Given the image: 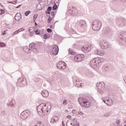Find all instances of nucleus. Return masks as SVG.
<instances>
[{
  "label": "nucleus",
  "instance_id": "obj_34",
  "mask_svg": "<svg viewBox=\"0 0 126 126\" xmlns=\"http://www.w3.org/2000/svg\"><path fill=\"white\" fill-rule=\"evenodd\" d=\"M52 20H53V18L51 17H49L48 19V23H50V22H52Z\"/></svg>",
  "mask_w": 126,
  "mask_h": 126
},
{
  "label": "nucleus",
  "instance_id": "obj_61",
  "mask_svg": "<svg viewBox=\"0 0 126 126\" xmlns=\"http://www.w3.org/2000/svg\"><path fill=\"white\" fill-rule=\"evenodd\" d=\"M50 28H51V29H53V26L50 25Z\"/></svg>",
  "mask_w": 126,
  "mask_h": 126
},
{
  "label": "nucleus",
  "instance_id": "obj_30",
  "mask_svg": "<svg viewBox=\"0 0 126 126\" xmlns=\"http://www.w3.org/2000/svg\"><path fill=\"white\" fill-rule=\"evenodd\" d=\"M36 9H37V10H42V9H43V8L42 7H41V6L40 5H37L36 7Z\"/></svg>",
  "mask_w": 126,
  "mask_h": 126
},
{
  "label": "nucleus",
  "instance_id": "obj_3",
  "mask_svg": "<svg viewBox=\"0 0 126 126\" xmlns=\"http://www.w3.org/2000/svg\"><path fill=\"white\" fill-rule=\"evenodd\" d=\"M102 23L98 20L93 21L92 23V27L94 31H99L101 29Z\"/></svg>",
  "mask_w": 126,
  "mask_h": 126
},
{
  "label": "nucleus",
  "instance_id": "obj_33",
  "mask_svg": "<svg viewBox=\"0 0 126 126\" xmlns=\"http://www.w3.org/2000/svg\"><path fill=\"white\" fill-rule=\"evenodd\" d=\"M50 38V35H48L47 34L44 35V39H49Z\"/></svg>",
  "mask_w": 126,
  "mask_h": 126
},
{
  "label": "nucleus",
  "instance_id": "obj_9",
  "mask_svg": "<svg viewBox=\"0 0 126 126\" xmlns=\"http://www.w3.org/2000/svg\"><path fill=\"white\" fill-rule=\"evenodd\" d=\"M102 101H103L104 103L108 105V106H112L113 104H114V101L110 97H102Z\"/></svg>",
  "mask_w": 126,
  "mask_h": 126
},
{
  "label": "nucleus",
  "instance_id": "obj_1",
  "mask_svg": "<svg viewBox=\"0 0 126 126\" xmlns=\"http://www.w3.org/2000/svg\"><path fill=\"white\" fill-rule=\"evenodd\" d=\"M48 108L49 107L47 106V104L43 103H41L37 107V111L38 112V115H39L40 117H43V116H45V114L43 115L42 114H46V113H48Z\"/></svg>",
  "mask_w": 126,
  "mask_h": 126
},
{
  "label": "nucleus",
  "instance_id": "obj_21",
  "mask_svg": "<svg viewBox=\"0 0 126 126\" xmlns=\"http://www.w3.org/2000/svg\"><path fill=\"white\" fill-rule=\"evenodd\" d=\"M15 19L17 21H19L21 19V14L20 13H17L15 16Z\"/></svg>",
  "mask_w": 126,
  "mask_h": 126
},
{
  "label": "nucleus",
  "instance_id": "obj_10",
  "mask_svg": "<svg viewBox=\"0 0 126 126\" xmlns=\"http://www.w3.org/2000/svg\"><path fill=\"white\" fill-rule=\"evenodd\" d=\"M30 116V111L29 110H25L21 113V118L22 120H25Z\"/></svg>",
  "mask_w": 126,
  "mask_h": 126
},
{
  "label": "nucleus",
  "instance_id": "obj_59",
  "mask_svg": "<svg viewBox=\"0 0 126 126\" xmlns=\"http://www.w3.org/2000/svg\"><path fill=\"white\" fill-rule=\"evenodd\" d=\"M73 121H75V122H77L76 118H73Z\"/></svg>",
  "mask_w": 126,
  "mask_h": 126
},
{
  "label": "nucleus",
  "instance_id": "obj_43",
  "mask_svg": "<svg viewBox=\"0 0 126 126\" xmlns=\"http://www.w3.org/2000/svg\"><path fill=\"white\" fill-rule=\"evenodd\" d=\"M24 28H21V29H19V30H18V32H22V31H24Z\"/></svg>",
  "mask_w": 126,
  "mask_h": 126
},
{
  "label": "nucleus",
  "instance_id": "obj_49",
  "mask_svg": "<svg viewBox=\"0 0 126 126\" xmlns=\"http://www.w3.org/2000/svg\"><path fill=\"white\" fill-rule=\"evenodd\" d=\"M50 11H46L45 12L47 13V14H51V12Z\"/></svg>",
  "mask_w": 126,
  "mask_h": 126
},
{
  "label": "nucleus",
  "instance_id": "obj_17",
  "mask_svg": "<svg viewBox=\"0 0 126 126\" xmlns=\"http://www.w3.org/2000/svg\"><path fill=\"white\" fill-rule=\"evenodd\" d=\"M79 25L81 28H84V27H86V22L85 20H81L79 21Z\"/></svg>",
  "mask_w": 126,
  "mask_h": 126
},
{
  "label": "nucleus",
  "instance_id": "obj_26",
  "mask_svg": "<svg viewBox=\"0 0 126 126\" xmlns=\"http://www.w3.org/2000/svg\"><path fill=\"white\" fill-rule=\"evenodd\" d=\"M53 10H57L58 9V5L55 3L54 5L52 7Z\"/></svg>",
  "mask_w": 126,
  "mask_h": 126
},
{
  "label": "nucleus",
  "instance_id": "obj_60",
  "mask_svg": "<svg viewBox=\"0 0 126 126\" xmlns=\"http://www.w3.org/2000/svg\"><path fill=\"white\" fill-rule=\"evenodd\" d=\"M5 31H4V32L2 33V35H5Z\"/></svg>",
  "mask_w": 126,
  "mask_h": 126
},
{
  "label": "nucleus",
  "instance_id": "obj_58",
  "mask_svg": "<svg viewBox=\"0 0 126 126\" xmlns=\"http://www.w3.org/2000/svg\"><path fill=\"white\" fill-rule=\"evenodd\" d=\"M20 7H21V5H19L16 7V8H19Z\"/></svg>",
  "mask_w": 126,
  "mask_h": 126
},
{
  "label": "nucleus",
  "instance_id": "obj_40",
  "mask_svg": "<svg viewBox=\"0 0 126 126\" xmlns=\"http://www.w3.org/2000/svg\"><path fill=\"white\" fill-rule=\"evenodd\" d=\"M50 123H51V124H53V123H56V120H55L54 118L51 119Z\"/></svg>",
  "mask_w": 126,
  "mask_h": 126
},
{
  "label": "nucleus",
  "instance_id": "obj_11",
  "mask_svg": "<svg viewBox=\"0 0 126 126\" xmlns=\"http://www.w3.org/2000/svg\"><path fill=\"white\" fill-rule=\"evenodd\" d=\"M84 60V55L82 54H79L76 55L74 57V61L77 63H79L80 62H82Z\"/></svg>",
  "mask_w": 126,
  "mask_h": 126
},
{
  "label": "nucleus",
  "instance_id": "obj_8",
  "mask_svg": "<svg viewBox=\"0 0 126 126\" xmlns=\"http://www.w3.org/2000/svg\"><path fill=\"white\" fill-rule=\"evenodd\" d=\"M109 42L107 40H101L99 42V46L102 50H107L109 48Z\"/></svg>",
  "mask_w": 126,
  "mask_h": 126
},
{
  "label": "nucleus",
  "instance_id": "obj_42",
  "mask_svg": "<svg viewBox=\"0 0 126 126\" xmlns=\"http://www.w3.org/2000/svg\"><path fill=\"white\" fill-rule=\"evenodd\" d=\"M47 10V11H51L52 10V6H48Z\"/></svg>",
  "mask_w": 126,
  "mask_h": 126
},
{
  "label": "nucleus",
  "instance_id": "obj_45",
  "mask_svg": "<svg viewBox=\"0 0 126 126\" xmlns=\"http://www.w3.org/2000/svg\"><path fill=\"white\" fill-rule=\"evenodd\" d=\"M63 104V105H66V104H67V101H66V100H64Z\"/></svg>",
  "mask_w": 126,
  "mask_h": 126
},
{
  "label": "nucleus",
  "instance_id": "obj_48",
  "mask_svg": "<svg viewBox=\"0 0 126 126\" xmlns=\"http://www.w3.org/2000/svg\"><path fill=\"white\" fill-rule=\"evenodd\" d=\"M55 12H53V11H52L51 12V15L52 16H55Z\"/></svg>",
  "mask_w": 126,
  "mask_h": 126
},
{
  "label": "nucleus",
  "instance_id": "obj_35",
  "mask_svg": "<svg viewBox=\"0 0 126 126\" xmlns=\"http://www.w3.org/2000/svg\"><path fill=\"white\" fill-rule=\"evenodd\" d=\"M111 116V113L108 112L104 115V117H110Z\"/></svg>",
  "mask_w": 126,
  "mask_h": 126
},
{
  "label": "nucleus",
  "instance_id": "obj_20",
  "mask_svg": "<svg viewBox=\"0 0 126 126\" xmlns=\"http://www.w3.org/2000/svg\"><path fill=\"white\" fill-rule=\"evenodd\" d=\"M95 54L96 55H98V56H104V55H105V51H103V50H97L96 51H95Z\"/></svg>",
  "mask_w": 126,
  "mask_h": 126
},
{
  "label": "nucleus",
  "instance_id": "obj_41",
  "mask_svg": "<svg viewBox=\"0 0 126 126\" xmlns=\"http://www.w3.org/2000/svg\"><path fill=\"white\" fill-rule=\"evenodd\" d=\"M103 68L105 69V70H108L109 69V67L108 66H104L103 67Z\"/></svg>",
  "mask_w": 126,
  "mask_h": 126
},
{
  "label": "nucleus",
  "instance_id": "obj_37",
  "mask_svg": "<svg viewBox=\"0 0 126 126\" xmlns=\"http://www.w3.org/2000/svg\"><path fill=\"white\" fill-rule=\"evenodd\" d=\"M47 31L48 33H52L53 32V30H52V29L49 28L47 29Z\"/></svg>",
  "mask_w": 126,
  "mask_h": 126
},
{
  "label": "nucleus",
  "instance_id": "obj_22",
  "mask_svg": "<svg viewBox=\"0 0 126 126\" xmlns=\"http://www.w3.org/2000/svg\"><path fill=\"white\" fill-rule=\"evenodd\" d=\"M8 107H15V100L12 99L11 101H9V103L7 104Z\"/></svg>",
  "mask_w": 126,
  "mask_h": 126
},
{
  "label": "nucleus",
  "instance_id": "obj_13",
  "mask_svg": "<svg viewBox=\"0 0 126 126\" xmlns=\"http://www.w3.org/2000/svg\"><path fill=\"white\" fill-rule=\"evenodd\" d=\"M117 23L120 26H126V20L123 18H118Z\"/></svg>",
  "mask_w": 126,
  "mask_h": 126
},
{
  "label": "nucleus",
  "instance_id": "obj_52",
  "mask_svg": "<svg viewBox=\"0 0 126 126\" xmlns=\"http://www.w3.org/2000/svg\"><path fill=\"white\" fill-rule=\"evenodd\" d=\"M72 113L73 114H76V110H73L72 111Z\"/></svg>",
  "mask_w": 126,
  "mask_h": 126
},
{
  "label": "nucleus",
  "instance_id": "obj_24",
  "mask_svg": "<svg viewBox=\"0 0 126 126\" xmlns=\"http://www.w3.org/2000/svg\"><path fill=\"white\" fill-rule=\"evenodd\" d=\"M68 52L70 54V55H72V56H74V55H75V52L70 49V48L69 49Z\"/></svg>",
  "mask_w": 126,
  "mask_h": 126
},
{
  "label": "nucleus",
  "instance_id": "obj_54",
  "mask_svg": "<svg viewBox=\"0 0 126 126\" xmlns=\"http://www.w3.org/2000/svg\"><path fill=\"white\" fill-rule=\"evenodd\" d=\"M67 119H71V116L70 115H68L67 116Z\"/></svg>",
  "mask_w": 126,
  "mask_h": 126
},
{
  "label": "nucleus",
  "instance_id": "obj_36",
  "mask_svg": "<svg viewBox=\"0 0 126 126\" xmlns=\"http://www.w3.org/2000/svg\"><path fill=\"white\" fill-rule=\"evenodd\" d=\"M120 124H121V121H120V120H117L116 121V124L119 126Z\"/></svg>",
  "mask_w": 126,
  "mask_h": 126
},
{
  "label": "nucleus",
  "instance_id": "obj_4",
  "mask_svg": "<svg viewBox=\"0 0 126 126\" xmlns=\"http://www.w3.org/2000/svg\"><path fill=\"white\" fill-rule=\"evenodd\" d=\"M78 101L83 107L85 108H89L90 107V102L86 98L80 97L78 99Z\"/></svg>",
  "mask_w": 126,
  "mask_h": 126
},
{
  "label": "nucleus",
  "instance_id": "obj_23",
  "mask_svg": "<svg viewBox=\"0 0 126 126\" xmlns=\"http://www.w3.org/2000/svg\"><path fill=\"white\" fill-rule=\"evenodd\" d=\"M103 31L105 34H109V33H110L111 32V29L110 27H107Z\"/></svg>",
  "mask_w": 126,
  "mask_h": 126
},
{
  "label": "nucleus",
  "instance_id": "obj_15",
  "mask_svg": "<svg viewBox=\"0 0 126 126\" xmlns=\"http://www.w3.org/2000/svg\"><path fill=\"white\" fill-rule=\"evenodd\" d=\"M119 38L120 40L122 41V42H126V32H122L119 34Z\"/></svg>",
  "mask_w": 126,
  "mask_h": 126
},
{
  "label": "nucleus",
  "instance_id": "obj_16",
  "mask_svg": "<svg viewBox=\"0 0 126 126\" xmlns=\"http://www.w3.org/2000/svg\"><path fill=\"white\" fill-rule=\"evenodd\" d=\"M81 50L83 53H89L91 51V47L89 45L83 46L81 48Z\"/></svg>",
  "mask_w": 126,
  "mask_h": 126
},
{
  "label": "nucleus",
  "instance_id": "obj_44",
  "mask_svg": "<svg viewBox=\"0 0 126 126\" xmlns=\"http://www.w3.org/2000/svg\"><path fill=\"white\" fill-rule=\"evenodd\" d=\"M23 38L24 39H27V35H26V34L25 33H24L23 35Z\"/></svg>",
  "mask_w": 126,
  "mask_h": 126
},
{
  "label": "nucleus",
  "instance_id": "obj_62",
  "mask_svg": "<svg viewBox=\"0 0 126 126\" xmlns=\"http://www.w3.org/2000/svg\"><path fill=\"white\" fill-rule=\"evenodd\" d=\"M8 3H12V1H8Z\"/></svg>",
  "mask_w": 126,
  "mask_h": 126
},
{
  "label": "nucleus",
  "instance_id": "obj_5",
  "mask_svg": "<svg viewBox=\"0 0 126 126\" xmlns=\"http://www.w3.org/2000/svg\"><path fill=\"white\" fill-rule=\"evenodd\" d=\"M16 85L19 87H22L27 85V80H26V78L24 77V76H22V77L18 79Z\"/></svg>",
  "mask_w": 126,
  "mask_h": 126
},
{
  "label": "nucleus",
  "instance_id": "obj_32",
  "mask_svg": "<svg viewBox=\"0 0 126 126\" xmlns=\"http://www.w3.org/2000/svg\"><path fill=\"white\" fill-rule=\"evenodd\" d=\"M0 47L1 48H2V47H5V43L0 42Z\"/></svg>",
  "mask_w": 126,
  "mask_h": 126
},
{
  "label": "nucleus",
  "instance_id": "obj_50",
  "mask_svg": "<svg viewBox=\"0 0 126 126\" xmlns=\"http://www.w3.org/2000/svg\"><path fill=\"white\" fill-rule=\"evenodd\" d=\"M78 114H79V115H80V116H82L83 115V113H82L81 112H79Z\"/></svg>",
  "mask_w": 126,
  "mask_h": 126
},
{
  "label": "nucleus",
  "instance_id": "obj_25",
  "mask_svg": "<svg viewBox=\"0 0 126 126\" xmlns=\"http://www.w3.org/2000/svg\"><path fill=\"white\" fill-rule=\"evenodd\" d=\"M29 32H30V33H34V31H35V29H34V28L33 27H31L29 28Z\"/></svg>",
  "mask_w": 126,
  "mask_h": 126
},
{
  "label": "nucleus",
  "instance_id": "obj_14",
  "mask_svg": "<svg viewBox=\"0 0 126 126\" xmlns=\"http://www.w3.org/2000/svg\"><path fill=\"white\" fill-rule=\"evenodd\" d=\"M51 54L53 56H57L59 54V47L57 45L53 46Z\"/></svg>",
  "mask_w": 126,
  "mask_h": 126
},
{
  "label": "nucleus",
  "instance_id": "obj_29",
  "mask_svg": "<svg viewBox=\"0 0 126 126\" xmlns=\"http://www.w3.org/2000/svg\"><path fill=\"white\" fill-rule=\"evenodd\" d=\"M33 80L35 82H39V81H40V78L35 77L34 78Z\"/></svg>",
  "mask_w": 126,
  "mask_h": 126
},
{
  "label": "nucleus",
  "instance_id": "obj_57",
  "mask_svg": "<svg viewBox=\"0 0 126 126\" xmlns=\"http://www.w3.org/2000/svg\"><path fill=\"white\" fill-rule=\"evenodd\" d=\"M34 25H35V26H38V24L36 22V21H35V22H34Z\"/></svg>",
  "mask_w": 126,
  "mask_h": 126
},
{
  "label": "nucleus",
  "instance_id": "obj_12",
  "mask_svg": "<svg viewBox=\"0 0 126 126\" xmlns=\"http://www.w3.org/2000/svg\"><path fill=\"white\" fill-rule=\"evenodd\" d=\"M57 67L59 69H65L66 67V64L63 62H59L57 63Z\"/></svg>",
  "mask_w": 126,
  "mask_h": 126
},
{
  "label": "nucleus",
  "instance_id": "obj_7",
  "mask_svg": "<svg viewBox=\"0 0 126 126\" xmlns=\"http://www.w3.org/2000/svg\"><path fill=\"white\" fill-rule=\"evenodd\" d=\"M97 89L96 90L100 94H103L104 93V90L105 89V83L104 82L97 83L96 84Z\"/></svg>",
  "mask_w": 126,
  "mask_h": 126
},
{
  "label": "nucleus",
  "instance_id": "obj_27",
  "mask_svg": "<svg viewBox=\"0 0 126 126\" xmlns=\"http://www.w3.org/2000/svg\"><path fill=\"white\" fill-rule=\"evenodd\" d=\"M30 13H31V11H30V10L26 11L25 12V16H28L29 15V14H30Z\"/></svg>",
  "mask_w": 126,
  "mask_h": 126
},
{
  "label": "nucleus",
  "instance_id": "obj_63",
  "mask_svg": "<svg viewBox=\"0 0 126 126\" xmlns=\"http://www.w3.org/2000/svg\"><path fill=\"white\" fill-rule=\"evenodd\" d=\"M34 126H40V124H38L37 125H35Z\"/></svg>",
  "mask_w": 126,
  "mask_h": 126
},
{
  "label": "nucleus",
  "instance_id": "obj_19",
  "mask_svg": "<svg viewBox=\"0 0 126 126\" xmlns=\"http://www.w3.org/2000/svg\"><path fill=\"white\" fill-rule=\"evenodd\" d=\"M41 94L43 97H44V98H47V97L49 96V92L48 91L43 90L42 91Z\"/></svg>",
  "mask_w": 126,
  "mask_h": 126
},
{
  "label": "nucleus",
  "instance_id": "obj_31",
  "mask_svg": "<svg viewBox=\"0 0 126 126\" xmlns=\"http://www.w3.org/2000/svg\"><path fill=\"white\" fill-rule=\"evenodd\" d=\"M37 17H38V14H35L33 16V21L35 22L36 21V19H37Z\"/></svg>",
  "mask_w": 126,
  "mask_h": 126
},
{
  "label": "nucleus",
  "instance_id": "obj_18",
  "mask_svg": "<svg viewBox=\"0 0 126 126\" xmlns=\"http://www.w3.org/2000/svg\"><path fill=\"white\" fill-rule=\"evenodd\" d=\"M82 83L81 81H79V80H75L74 82V84L76 87H81L82 86L81 85Z\"/></svg>",
  "mask_w": 126,
  "mask_h": 126
},
{
  "label": "nucleus",
  "instance_id": "obj_53",
  "mask_svg": "<svg viewBox=\"0 0 126 126\" xmlns=\"http://www.w3.org/2000/svg\"><path fill=\"white\" fill-rule=\"evenodd\" d=\"M76 126H79V123L77 122V121H76Z\"/></svg>",
  "mask_w": 126,
  "mask_h": 126
},
{
  "label": "nucleus",
  "instance_id": "obj_46",
  "mask_svg": "<svg viewBox=\"0 0 126 126\" xmlns=\"http://www.w3.org/2000/svg\"><path fill=\"white\" fill-rule=\"evenodd\" d=\"M18 33H19V32L18 30H17L14 32V33H13V35H16V34H18Z\"/></svg>",
  "mask_w": 126,
  "mask_h": 126
},
{
  "label": "nucleus",
  "instance_id": "obj_2",
  "mask_svg": "<svg viewBox=\"0 0 126 126\" xmlns=\"http://www.w3.org/2000/svg\"><path fill=\"white\" fill-rule=\"evenodd\" d=\"M24 51L25 53L27 54H30L31 52H33L34 53H37L38 49L36 48V43H32L29 45V48L28 46H25L24 47Z\"/></svg>",
  "mask_w": 126,
  "mask_h": 126
},
{
  "label": "nucleus",
  "instance_id": "obj_56",
  "mask_svg": "<svg viewBox=\"0 0 126 126\" xmlns=\"http://www.w3.org/2000/svg\"><path fill=\"white\" fill-rule=\"evenodd\" d=\"M48 104L49 105L50 109H51V108H52V105H51V103L49 102V103H48Z\"/></svg>",
  "mask_w": 126,
  "mask_h": 126
},
{
  "label": "nucleus",
  "instance_id": "obj_64",
  "mask_svg": "<svg viewBox=\"0 0 126 126\" xmlns=\"http://www.w3.org/2000/svg\"><path fill=\"white\" fill-rule=\"evenodd\" d=\"M72 126H76L75 124H74Z\"/></svg>",
  "mask_w": 126,
  "mask_h": 126
},
{
  "label": "nucleus",
  "instance_id": "obj_28",
  "mask_svg": "<svg viewBox=\"0 0 126 126\" xmlns=\"http://www.w3.org/2000/svg\"><path fill=\"white\" fill-rule=\"evenodd\" d=\"M35 32L36 33V34L37 35H40L41 36V31H40V30L37 29V30H35Z\"/></svg>",
  "mask_w": 126,
  "mask_h": 126
},
{
  "label": "nucleus",
  "instance_id": "obj_47",
  "mask_svg": "<svg viewBox=\"0 0 126 126\" xmlns=\"http://www.w3.org/2000/svg\"><path fill=\"white\" fill-rule=\"evenodd\" d=\"M16 3H17V0H15V1L12 2V4H16Z\"/></svg>",
  "mask_w": 126,
  "mask_h": 126
},
{
  "label": "nucleus",
  "instance_id": "obj_6",
  "mask_svg": "<svg viewBox=\"0 0 126 126\" xmlns=\"http://www.w3.org/2000/svg\"><path fill=\"white\" fill-rule=\"evenodd\" d=\"M101 63V61L98 58H95L90 63V65L93 68H94V67H97V66H99V65Z\"/></svg>",
  "mask_w": 126,
  "mask_h": 126
},
{
  "label": "nucleus",
  "instance_id": "obj_39",
  "mask_svg": "<svg viewBox=\"0 0 126 126\" xmlns=\"http://www.w3.org/2000/svg\"><path fill=\"white\" fill-rule=\"evenodd\" d=\"M54 119L55 122H58L59 121V117L58 116H55L54 117Z\"/></svg>",
  "mask_w": 126,
  "mask_h": 126
},
{
  "label": "nucleus",
  "instance_id": "obj_55",
  "mask_svg": "<svg viewBox=\"0 0 126 126\" xmlns=\"http://www.w3.org/2000/svg\"><path fill=\"white\" fill-rule=\"evenodd\" d=\"M62 126H65V125L64 124V122H63V121H62Z\"/></svg>",
  "mask_w": 126,
  "mask_h": 126
},
{
  "label": "nucleus",
  "instance_id": "obj_38",
  "mask_svg": "<svg viewBox=\"0 0 126 126\" xmlns=\"http://www.w3.org/2000/svg\"><path fill=\"white\" fill-rule=\"evenodd\" d=\"M4 13V10L3 9H0V15H1V14H3Z\"/></svg>",
  "mask_w": 126,
  "mask_h": 126
},
{
  "label": "nucleus",
  "instance_id": "obj_51",
  "mask_svg": "<svg viewBox=\"0 0 126 126\" xmlns=\"http://www.w3.org/2000/svg\"><path fill=\"white\" fill-rule=\"evenodd\" d=\"M1 115H5V111H1Z\"/></svg>",
  "mask_w": 126,
  "mask_h": 126
}]
</instances>
